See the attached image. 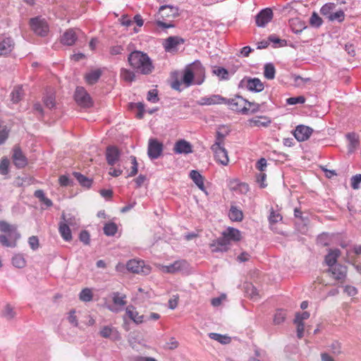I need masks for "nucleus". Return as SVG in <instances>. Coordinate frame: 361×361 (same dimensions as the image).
Here are the masks:
<instances>
[{
  "mask_svg": "<svg viewBox=\"0 0 361 361\" xmlns=\"http://www.w3.org/2000/svg\"><path fill=\"white\" fill-rule=\"evenodd\" d=\"M130 66L137 73L142 75H150L154 71L152 60L148 54L142 51L135 50L128 56Z\"/></svg>",
  "mask_w": 361,
  "mask_h": 361,
  "instance_id": "obj_1",
  "label": "nucleus"
},
{
  "mask_svg": "<svg viewBox=\"0 0 361 361\" xmlns=\"http://www.w3.org/2000/svg\"><path fill=\"white\" fill-rule=\"evenodd\" d=\"M181 80L185 87L202 85L205 80V68L200 61L195 60L186 66Z\"/></svg>",
  "mask_w": 361,
  "mask_h": 361,
  "instance_id": "obj_2",
  "label": "nucleus"
},
{
  "mask_svg": "<svg viewBox=\"0 0 361 361\" xmlns=\"http://www.w3.org/2000/svg\"><path fill=\"white\" fill-rule=\"evenodd\" d=\"M0 231L7 234V235H0V244L6 247H15L17 240L20 238L17 226L1 220L0 221Z\"/></svg>",
  "mask_w": 361,
  "mask_h": 361,
  "instance_id": "obj_3",
  "label": "nucleus"
},
{
  "mask_svg": "<svg viewBox=\"0 0 361 361\" xmlns=\"http://www.w3.org/2000/svg\"><path fill=\"white\" fill-rule=\"evenodd\" d=\"M247 99L239 95H235L234 97L230 99L225 98L224 101V104H226L231 110L243 115H247Z\"/></svg>",
  "mask_w": 361,
  "mask_h": 361,
  "instance_id": "obj_4",
  "label": "nucleus"
},
{
  "mask_svg": "<svg viewBox=\"0 0 361 361\" xmlns=\"http://www.w3.org/2000/svg\"><path fill=\"white\" fill-rule=\"evenodd\" d=\"M238 88L250 92H260L264 88V83L257 78L244 77L238 84Z\"/></svg>",
  "mask_w": 361,
  "mask_h": 361,
  "instance_id": "obj_5",
  "label": "nucleus"
},
{
  "mask_svg": "<svg viewBox=\"0 0 361 361\" xmlns=\"http://www.w3.org/2000/svg\"><path fill=\"white\" fill-rule=\"evenodd\" d=\"M126 269L135 274H142L147 275L150 273L151 269L149 266H147L143 260L130 259L126 263Z\"/></svg>",
  "mask_w": 361,
  "mask_h": 361,
  "instance_id": "obj_6",
  "label": "nucleus"
},
{
  "mask_svg": "<svg viewBox=\"0 0 361 361\" xmlns=\"http://www.w3.org/2000/svg\"><path fill=\"white\" fill-rule=\"evenodd\" d=\"M30 25L33 32L39 36L44 37L49 32V26L47 21L40 17L31 18Z\"/></svg>",
  "mask_w": 361,
  "mask_h": 361,
  "instance_id": "obj_7",
  "label": "nucleus"
},
{
  "mask_svg": "<svg viewBox=\"0 0 361 361\" xmlns=\"http://www.w3.org/2000/svg\"><path fill=\"white\" fill-rule=\"evenodd\" d=\"M74 97L77 104L82 107H90L92 104L91 97L84 87H78Z\"/></svg>",
  "mask_w": 361,
  "mask_h": 361,
  "instance_id": "obj_8",
  "label": "nucleus"
},
{
  "mask_svg": "<svg viewBox=\"0 0 361 361\" xmlns=\"http://www.w3.org/2000/svg\"><path fill=\"white\" fill-rule=\"evenodd\" d=\"M163 152V144L157 139H150L148 143L147 155L151 160L158 159Z\"/></svg>",
  "mask_w": 361,
  "mask_h": 361,
  "instance_id": "obj_9",
  "label": "nucleus"
},
{
  "mask_svg": "<svg viewBox=\"0 0 361 361\" xmlns=\"http://www.w3.org/2000/svg\"><path fill=\"white\" fill-rule=\"evenodd\" d=\"M188 268V263L186 260H176L173 263L169 265L163 266L161 270L164 273L175 274L183 271Z\"/></svg>",
  "mask_w": 361,
  "mask_h": 361,
  "instance_id": "obj_10",
  "label": "nucleus"
},
{
  "mask_svg": "<svg viewBox=\"0 0 361 361\" xmlns=\"http://www.w3.org/2000/svg\"><path fill=\"white\" fill-rule=\"evenodd\" d=\"M273 18V11L270 8L261 10L255 16V22L258 27H265Z\"/></svg>",
  "mask_w": 361,
  "mask_h": 361,
  "instance_id": "obj_11",
  "label": "nucleus"
},
{
  "mask_svg": "<svg viewBox=\"0 0 361 361\" xmlns=\"http://www.w3.org/2000/svg\"><path fill=\"white\" fill-rule=\"evenodd\" d=\"M229 242L223 235L214 240L209 245L212 252H225L229 249Z\"/></svg>",
  "mask_w": 361,
  "mask_h": 361,
  "instance_id": "obj_12",
  "label": "nucleus"
},
{
  "mask_svg": "<svg viewBox=\"0 0 361 361\" xmlns=\"http://www.w3.org/2000/svg\"><path fill=\"white\" fill-rule=\"evenodd\" d=\"M313 130L309 126L304 125L298 126L293 133L295 138L299 142L307 140L312 134Z\"/></svg>",
  "mask_w": 361,
  "mask_h": 361,
  "instance_id": "obj_13",
  "label": "nucleus"
},
{
  "mask_svg": "<svg viewBox=\"0 0 361 361\" xmlns=\"http://www.w3.org/2000/svg\"><path fill=\"white\" fill-rule=\"evenodd\" d=\"M12 159L14 165L18 169L24 168L27 164V159L18 146L13 147Z\"/></svg>",
  "mask_w": 361,
  "mask_h": 361,
  "instance_id": "obj_14",
  "label": "nucleus"
},
{
  "mask_svg": "<svg viewBox=\"0 0 361 361\" xmlns=\"http://www.w3.org/2000/svg\"><path fill=\"white\" fill-rule=\"evenodd\" d=\"M211 150L214 153L216 161L219 162L223 166H227L228 164L229 159L228 152L224 146L218 147L216 148L211 147Z\"/></svg>",
  "mask_w": 361,
  "mask_h": 361,
  "instance_id": "obj_15",
  "label": "nucleus"
},
{
  "mask_svg": "<svg viewBox=\"0 0 361 361\" xmlns=\"http://www.w3.org/2000/svg\"><path fill=\"white\" fill-rule=\"evenodd\" d=\"M14 44L11 37L0 35V56L10 54L14 48Z\"/></svg>",
  "mask_w": 361,
  "mask_h": 361,
  "instance_id": "obj_16",
  "label": "nucleus"
},
{
  "mask_svg": "<svg viewBox=\"0 0 361 361\" xmlns=\"http://www.w3.org/2000/svg\"><path fill=\"white\" fill-rule=\"evenodd\" d=\"M331 276L336 281H343L347 276V267L337 264L328 269Z\"/></svg>",
  "mask_w": 361,
  "mask_h": 361,
  "instance_id": "obj_17",
  "label": "nucleus"
},
{
  "mask_svg": "<svg viewBox=\"0 0 361 361\" xmlns=\"http://www.w3.org/2000/svg\"><path fill=\"white\" fill-rule=\"evenodd\" d=\"M61 218L63 221H61L59 224V232L65 241L69 242L72 240V233L68 225L71 221L65 219L64 214L62 215Z\"/></svg>",
  "mask_w": 361,
  "mask_h": 361,
  "instance_id": "obj_18",
  "label": "nucleus"
},
{
  "mask_svg": "<svg viewBox=\"0 0 361 361\" xmlns=\"http://www.w3.org/2000/svg\"><path fill=\"white\" fill-rule=\"evenodd\" d=\"M173 150L177 154H188L192 152V146L185 140H179L176 142Z\"/></svg>",
  "mask_w": 361,
  "mask_h": 361,
  "instance_id": "obj_19",
  "label": "nucleus"
},
{
  "mask_svg": "<svg viewBox=\"0 0 361 361\" xmlns=\"http://www.w3.org/2000/svg\"><path fill=\"white\" fill-rule=\"evenodd\" d=\"M105 155L108 164L114 166L119 160L121 152L116 146H108L106 149Z\"/></svg>",
  "mask_w": 361,
  "mask_h": 361,
  "instance_id": "obj_20",
  "label": "nucleus"
},
{
  "mask_svg": "<svg viewBox=\"0 0 361 361\" xmlns=\"http://www.w3.org/2000/svg\"><path fill=\"white\" fill-rule=\"evenodd\" d=\"M225 97L219 94H212L209 97H201L199 101V104L204 105H213V104H224Z\"/></svg>",
  "mask_w": 361,
  "mask_h": 361,
  "instance_id": "obj_21",
  "label": "nucleus"
},
{
  "mask_svg": "<svg viewBox=\"0 0 361 361\" xmlns=\"http://www.w3.org/2000/svg\"><path fill=\"white\" fill-rule=\"evenodd\" d=\"M78 37L75 30L72 28L68 29L64 32V33L61 35V42L63 45L66 46H73L76 40Z\"/></svg>",
  "mask_w": 361,
  "mask_h": 361,
  "instance_id": "obj_22",
  "label": "nucleus"
},
{
  "mask_svg": "<svg viewBox=\"0 0 361 361\" xmlns=\"http://www.w3.org/2000/svg\"><path fill=\"white\" fill-rule=\"evenodd\" d=\"M99 335L105 338H111L113 340L120 339V335L116 328L111 326H103L100 331Z\"/></svg>",
  "mask_w": 361,
  "mask_h": 361,
  "instance_id": "obj_23",
  "label": "nucleus"
},
{
  "mask_svg": "<svg viewBox=\"0 0 361 361\" xmlns=\"http://www.w3.org/2000/svg\"><path fill=\"white\" fill-rule=\"evenodd\" d=\"M159 14L162 18H176L178 16V10L176 7L170 5H163L159 9Z\"/></svg>",
  "mask_w": 361,
  "mask_h": 361,
  "instance_id": "obj_24",
  "label": "nucleus"
},
{
  "mask_svg": "<svg viewBox=\"0 0 361 361\" xmlns=\"http://www.w3.org/2000/svg\"><path fill=\"white\" fill-rule=\"evenodd\" d=\"M222 235L228 240L229 245H231V241L238 242L241 239L240 231L233 227H228L222 233Z\"/></svg>",
  "mask_w": 361,
  "mask_h": 361,
  "instance_id": "obj_25",
  "label": "nucleus"
},
{
  "mask_svg": "<svg viewBox=\"0 0 361 361\" xmlns=\"http://www.w3.org/2000/svg\"><path fill=\"white\" fill-rule=\"evenodd\" d=\"M126 296L125 295H121L118 292H115L113 293L112 300L113 302L115 305L119 306V308L118 307H109V310H110L112 312H117L118 311H121L123 306L126 305Z\"/></svg>",
  "mask_w": 361,
  "mask_h": 361,
  "instance_id": "obj_26",
  "label": "nucleus"
},
{
  "mask_svg": "<svg viewBox=\"0 0 361 361\" xmlns=\"http://www.w3.org/2000/svg\"><path fill=\"white\" fill-rule=\"evenodd\" d=\"M126 313L128 317L136 324H140L145 322V315H140L137 311L133 305L128 306L126 308Z\"/></svg>",
  "mask_w": 361,
  "mask_h": 361,
  "instance_id": "obj_27",
  "label": "nucleus"
},
{
  "mask_svg": "<svg viewBox=\"0 0 361 361\" xmlns=\"http://www.w3.org/2000/svg\"><path fill=\"white\" fill-rule=\"evenodd\" d=\"M250 126L251 127H268L271 123V119L265 116H260L255 118H252L248 120Z\"/></svg>",
  "mask_w": 361,
  "mask_h": 361,
  "instance_id": "obj_28",
  "label": "nucleus"
},
{
  "mask_svg": "<svg viewBox=\"0 0 361 361\" xmlns=\"http://www.w3.org/2000/svg\"><path fill=\"white\" fill-rule=\"evenodd\" d=\"M341 255L339 249H330L328 254L325 256V263L330 267L335 266L337 262L338 258Z\"/></svg>",
  "mask_w": 361,
  "mask_h": 361,
  "instance_id": "obj_29",
  "label": "nucleus"
},
{
  "mask_svg": "<svg viewBox=\"0 0 361 361\" xmlns=\"http://www.w3.org/2000/svg\"><path fill=\"white\" fill-rule=\"evenodd\" d=\"M189 176L200 190L202 191L205 190L204 178L198 171L192 170Z\"/></svg>",
  "mask_w": 361,
  "mask_h": 361,
  "instance_id": "obj_30",
  "label": "nucleus"
},
{
  "mask_svg": "<svg viewBox=\"0 0 361 361\" xmlns=\"http://www.w3.org/2000/svg\"><path fill=\"white\" fill-rule=\"evenodd\" d=\"M345 137L349 142L348 145V152L350 153H352L359 145V137L355 133H349L346 134Z\"/></svg>",
  "mask_w": 361,
  "mask_h": 361,
  "instance_id": "obj_31",
  "label": "nucleus"
},
{
  "mask_svg": "<svg viewBox=\"0 0 361 361\" xmlns=\"http://www.w3.org/2000/svg\"><path fill=\"white\" fill-rule=\"evenodd\" d=\"M182 42L183 39L178 37H169L165 40L164 47L166 51H169Z\"/></svg>",
  "mask_w": 361,
  "mask_h": 361,
  "instance_id": "obj_32",
  "label": "nucleus"
},
{
  "mask_svg": "<svg viewBox=\"0 0 361 361\" xmlns=\"http://www.w3.org/2000/svg\"><path fill=\"white\" fill-rule=\"evenodd\" d=\"M102 72L100 69H95L87 73L85 76V80L89 85L95 84L100 78Z\"/></svg>",
  "mask_w": 361,
  "mask_h": 361,
  "instance_id": "obj_33",
  "label": "nucleus"
},
{
  "mask_svg": "<svg viewBox=\"0 0 361 361\" xmlns=\"http://www.w3.org/2000/svg\"><path fill=\"white\" fill-rule=\"evenodd\" d=\"M228 217L232 221H241L243 219V213L237 207L231 206L228 212Z\"/></svg>",
  "mask_w": 361,
  "mask_h": 361,
  "instance_id": "obj_34",
  "label": "nucleus"
},
{
  "mask_svg": "<svg viewBox=\"0 0 361 361\" xmlns=\"http://www.w3.org/2000/svg\"><path fill=\"white\" fill-rule=\"evenodd\" d=\"M73 176L82 186L87 188L91 187L92 183L91 179L87 178L86 176H85L84 175L79 172H74Z\"/></svg>",
  "mask_w": 361,
  "mask_h": 361,
  "instance_id": "obj_35",
  "label": "nucleus"
},
{
  "mask_svg": "<svg viewBox=\"0 0 361 361\" xmlns=\"http://www.w3.org/2000/svg\"><path fill=\"white\" fill-rule=\"evenodd\" d=\"M276 69L273 63H267L264 67V76L268 80L275 78Z\"/></svg>",
  "mask_w": 361,
  "mask_h": 361,
  "instance_id": "obj_36",
  "label": "nucleus"
},
{
  "mask_svg": "<svg viewBox=\"0 0 361 361\" xmlns=\"http://www.w3.org/2000/svg\"><path fill=\"white\" fill-rule=\"evenodd\" d=\"M79 299L85 302L92 301L93 299V293L92 289L90 288H83L79 293Z\"/></svg>",
  "mask_w": 361,
  "mask_h": 361,
  "instance_id": "obj_37",
  "label": "nucleus"
},
{
  "mask_svg": "<svg viewBox=\"0 0 361 361\" xmlns=\"http://www.w3.org/2000/svg\"><path fill=\"white\" fill-rule=\"evenodd\" d=\"M121 78L126 82H131L135 80V73L129 69H121Z\"/></svg>",
  "mask_w": 361,
  "mask_h": 361,
  "instance_id": "obj_38",
  "label": "nucleus"
},
{
  "mask_svg": "<svg viewBox=\"0 0 361 361\" xmlns=\"http://www.w3.org/2000/svg\"><path fill=\"white\" fill-rule=\"evenodd\" d=\"M336 8V4L332 2H329L324 4L320 8V13L326 16L329 19V16L332 14V11Z\"/></svg>",
  "mask_w": 361,
  "mask_h": 361,
  "instance_id": "obj_39",
  "label": "nucleus"
},
{
  "mask_svg": "<svg viewBox=\"0 0 361 361\" xmlns=\"http://www.w3.org/2000/svg\"><path fill=\"white\" fill-rule=\"evenodd\" d=\"M103 229H104V233L106 235L114 236L118 231V227L115 223L109 222L104 225Z\"/></svg>",
  "mask_w": 361,
  "mask_h": 361,
  "instance_id": "obj_40",
  "label": "nucleus"
},
{
  "mask_svg": "<svg viewBox=\"0 0 361 361\" xmlns=\"http://www.w3.org/2000/svg\"><path fill=\"white\" fill-rule=\"evenodd\" d=\"M213 73L218 76L220 80H227L229 79V73L227 69L223 68V67H216L214 69H213Z\"/></svg>",
  "mask_w": 361,
  "mask_h": 361,
  "instance_id": "obj_41",
  "label": "nucleus"
},
{
  "mask_svg": "<svg viewBox=\"0 0 361 361\" xmlns=\"http://www.w3.org/2000/svg\"><path fill=\"white\" fill-rule=\"evenodd\" d=\"M12 264L17 268H23L26 265V261L21 254H16L12 257Z\"/></svg>",
  "mask_w": 361,
  "mask_h": 361,
  "instance_id": "obj_42",
  "label": "nucleus"
},
{
  "mask_svg": "<svg viewBox=\"0 0 361 361\" xmlns=\"http://www.w3.org/2000/svg\"><path fill=\"white\" fill-rule=\"evenodd\" d=\"M286 318V312L282 309L277 310L274 315V324L279 325L282 324Z\"/></svg>",
  "mask_w": 361,
  "mask_h": 361,
  "instance_id": "obj_43",
  "label": "nucleus"
},
{
  "mask_svg": "<svg viewBox=\"0 0 361 361\" xmlns=\"http://www.w3.org/2000/svg\"><path fill=\"white\" fill-rule=\"evenodd\" d=\"M210 338L219 342L221 344H227L231 342V338L217 333H210L209 334Z\"/></svg>",
  "mask_w": 361,
  "mask_h": 361,
  "instance_id": "obj_44",
  "label": "nucleus"
},
{
  "mask_svg": "<svg viewBox=\"0 0 361 361\" xmlns=\"http://www.w3.org/2000/svg\"><path fill=\"white\" fill-rule=\"evenodd\" d=\"M11 101L18 103L23 97V89L20 87H16L11 93Z\"/></svg>",
  "mask_w": 361,
  "mask_h": 361,
  "instance_id": "obj_45",
  "label": "nucleus"
},
{
  "mask_svg": "<svg viewBox=\"0 0 361 361\" xmlns=\"http://www.w3.org/2000/svg\"><path fill=\"white\" fill-rule=\"evenodd\" d=\"M345 13L343 10L340 9L335 13H332L331 16H329V20L330 21H338V23H342L345 20Z\"/></svg>",
  "mask_w": 361,
  "mask_h": 361,
  "instance_id": "obj_46",
  "label": "nucleus"
},
{
  "mask_svg": "<svg viewBox=\"0 0 361 361\" xmlns=\"http://www.w3.org/2000/svg\"><path fill=\"white\" fill-rule=\"evenodd\" d=\"M225 137H226V135L224 134H223L220 131H217L216 133L214 143L212 145L211 147L216 148L218 147L224 146Z\"/></svg>",
  "mask_w": 361,
  "mask_h": 361,
  "instance_id": "obj_47",
  "label": "nucleus"
},
{
  "mask_svg": "<svg viewBox=\"0 0 361 361\" xmlns=\"http://www.w3.org/2000/svg\"><path fill=\"white\" fill-rule=\"evenodd\" d=\"M268 39L269 42L277 44L274 46L275 48L283 47L287 45V41L286 39H281L274 35H271Z\"/></svg>",
  "mask_w": 361,
  "mask_h": 361,
  "instance_id": "obj_48",
  "label": "nucleus"
},
{
  "mask_svg": "<svg viewBox=\"0 0 361 361\" xmlns=\"http://www.w3.org/2000/svg\"><path fill=\"white\" fill-rule=\"evenodd\" d=\"M130 159L131 160L132 166L130 171L128 175V177H133L137 173L138 171V163L137 161V159L135 156H130Z\"/></svg>",
  "mask_w": 361,
  "mask_h": 361,
  "instance_id": "obj_49",
  "label": "nucleus"
},
{
  "mask_svg": "<svg viewBox=\"0 0 361 361\" xmlns=\"http://www.w3.org/2000/svg\"><path fill=\"white\" fill-rule=\"evenodd\" d=\"M310 23L312 27L317 28L322 25L323 20L317 13L314 12L310 17Z\"/></svg>",
  "mask_w": 361,
  "mask_h": 361,
  "instance_id": "obj_50",
  "label": "nucleus"
},
{
  "mask_svg": "<svg viewBox=\"0 0 361 361\" xmlns=\"http://www.w3.org/2000/svg\"><path fill=\"white\" fill-rule=\"evenodd\" d=\"M260 104L254 102H249L247 100V114H253L258 112L260 109Z\"/></svg>",
  "mask_w": 361,
  "mask_h": 361,
  "instance_id": "obj_51",
  "label": "nucleus"
},
{
  "mask_svg": "<svg viewBox=\"0 0 361 361\" xmlns=\"http://www.w3.org/2000/svg\"><path fill=\"white\" fill-rule=\"evenodd\" d=\"M305 102V98L304 96L289 97L286 99V104L288 105H295L297 104H304Z\"/></svg>",
  "mask_w": 361,
  "mask_h": 361,
  "instance_id": "obj_52",
  "label": "nucleus"
},
{
  "mask_svg": "<svg viewBox=\"0 0 361 361\" xmlns=\"http://www.w3.org/2000/svg\"><path fill=\"white\" fill-rule=\"evenodd\" d=\"M9 160L7 158H3L0 162V173L7 175L9 169Z\"/></svg>",
  "mask_w": 361,
  "mask_h": 361,
  "instance_id": "obj_53",
  "label": "nucleus"
},
{
  "mask_svg": "<svg viewBox=\"0 0 361 361\" xmlns=\"http://www.w3.org/2000/svg\"><path fill=\"white\" fill-rule=\"evenodd\" d=\"M147 99L152 103L159 102L158 91L156 89L150 90L147 92Z\"/></svg>",
  "mask_w": 361,
  "mask_h": 361,
  "instance_id": "obj_54",
  "label": "nucleus"
},
{
  "mask_svg": "<svg viewBox=\"0 0 361 361\" xmlns=\"http://www.w3.org/2000/svg\"><path fill=\"white\" fill-rule=\"evenodd\" d=\"M282 220V216L279 213L276 212L273 209L271 211L269 216V221L270 224H276Z\"/></svg>",
  "mask_w": 361,
  "mask_h": 361,
  "instance_id": "obj_55",
  "label": "nucleus"
},
{
  "mask_svg": "<svg viewBox=\"0 0 361 361\" xmlns=\"http://www.w3.org/2000/svg\"><path fill=\"white\" fill-rule=\"evenodd\" d=\"M331 353L334 355H339L341 353V344L337 341H334L329 346Z\"/></svg>",
  "mask_w": 361,
  "mask_h": 361,
  "instance_id": "obj_56",
  "label": "nucleus"
},
{
  "mask_svg": "<svg viewBox=\"0 0 361 361\" xmlns=\"http://www.w3.org/2000/svg\"><path fill=\"white\" fill-rule=\"evenodd\" d=\"M44 105L49 109H52L55 106V97L53 94L47 95L44 99Z\"/></svg>",
  "mask_w": 361,
  "mask_h": 361,
  "instance_id": "obj_57",
  "label": "nucleus"
},
{
  "mask_svg": "<svg viewBox=\"0 0 361 361\" xmlns=\"http://www.w3.org/2000/svg\"><path fill=\"white\" fill-rule=\"evenodd\" d=\"M350 183H351V187L356 190V189H358L360 188V184L361 183V174H356L353 176H352L351 179H350Z\"/></svg>",
  "mask_w": 361,
  "mask_h": 361,
  "instance_id": "obj_58",
  "label": "nucleus"
},
{
  "mask_svg": "<svg viewBox=\"0 0 361 361\" xmlns=\"http://www.w3.org/2000/svg\"><path fill=\"white\" fill-rule=\"evenodd\" d=\"M28 243L32 250H37L39 248V239L35 235H32L28 238Z\"/></svg>",
  "mask_w": 361,
  "mask_h": 361,
  "instance_id": "obj_59",
  "label": "nucleus"
},
{
  "mask_svg": "<svg viewBox=\"0 0 361 361\" xmlns=\"http://www.w3.org/2000/svg\"><path fill=\"white\" fill-rule=\"evenodd\" d=\"M79 239L85 245H89L90 242V235L88 231L84 230L80 233Z\"/></svg>",
  "mask_w": 361,
  "mask_h": 361,
  "instance_id": "obj_60",
  "label": "nucleus"
},
{
  "mask_svg": "<svg viewBox=\"0 0 361 361\" xmlns=\"http://www.w3.org/2000/svg\"><path fill=\"white\" fill-rule=\"evenodd\" d=\"M294 324L297 326V337L298 338H302L303 337V333L305 330V325L303 322H295V319H294Z\"/></svg>",
  "mask_w": 361,
  "mask_h": 361,
  "instance_id": "obj_61",
  "label": "nucleus"
},
{
  "mask_svg": "<svg viewBox=\"0 0 361 361\" xmlns=\"http://www.w3.org/2000/svg\"><path fill=\"white\" fill-rule=\"evenodd\" d=\"M124 51V48L121 45L112 46L110 48L109 53L112 56H116L122 54Z\"/></svg>",
  "mask_w": 361,
  "mask_h": 361,
  "instance_id": "obj_62",
  "label": "nucleus"
},
{
  "mask_svg": "<svg viewBox=\"0 0 361 361\" xmlns=\"http://www.w3.org/2000/svg\"><path fill=\"white\" fill-rule=\"evenodd\" d=\"M59 182L61 186L66 187L71 184V180L66 175H62L59 178Z\"/></svg>",
  "mask_w": 361,
  "mask_h": 361,
  "instance_id": "obj_63",
  "label": "nucleus"
},
{
  "mask_svg": "<svg viewBox=\"0 0 361 361\" xmlns=\"http://www.w3.org/2000/svg\"><path fill=\"white\" fill-rule=\"evenodd\" d=\"M247 293L251 297L252 299H256L258 296V292L255 287L252 285H250L246 288Z\"/></svg>",
  "mask_w": 361,
  "mask_h": 361,
  "instance_id": "obj_64",
  "label": "nucleus"
}]
</instances>
